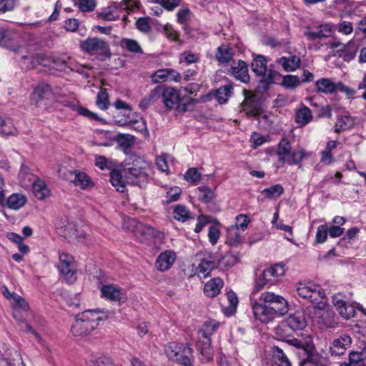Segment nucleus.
Instances as JSON below:
<instances>
[{
    "label": "nucleus",
    "mask_w": 366,
    "mask_h": 366,
    "mask_svg": "<svg viewBox=\"0 0 366 366\" xmlns=\"http://www.w3.org/2000/svg\"><path fill=\"white\" fill-rule=\"evenodd\" d=\"M216 59L220 64H227L233 58V50L227 45H221L217 48Z\"/></svg>",
    "instance_id": "nucleus-35"
},
{
    "label": "nucleus",
    "mask_w": 366,
    "mask_h": 366,
    "mask_svg": "<svg viewBox=\"0 0 366 366\" xmlns=\"http://www.w3.org/2000/svg\"><path fill=\"white\" fill-rule=\"evenodd\" d=\"M219 327V323L215 320H209L205 322L199 332V337H209L214 332L217 328Z\"/></svg>",
    "instance_id": "nucleus-43"
},
{
    "label": "nucleus",
    "mask_w": 366,
    "mask_h": 366,
    "mask_svg": "<svg viewBox=\"0 0 366 366\" xmlns=\"http://www.w3.org/2000/svg\"><path fill=\"white\" fill-rule=\"evenodd\" d=\"M32 188L34 196L39 200H44L50 195V190L46 183L40 179L34 182Z\"/></svg>",
    "instance_id": "nucleus-28"
},
{
    "label": "nucleus",
    "mask_w": 366,
    "mask_h": 366,
    "mask_svg": "<svg viewBox=\"0 0 366 366\" xmlns=\"http://www.w3.org/2000/svg\"><path fill=\"white\" fill-rule=\"evenodd\" d=\"M164 87L161 86H156L151 91L147 96L151 102L154 104L159 100L162 101Z\"/></svg>",
    "instance_id": "nucleus-57"
},
{
    "label": "nucleus",
    "mask_w": 366,
    "mask_h": 366,
    "mask_svg": "<svg viewBox=\"0 0 366 366\" xmlns=\"http://www.w3.org/2000/svg\"><path fill=\"white\" fill-rule=\"evenodd\" d=\"M191 11L189 9L179 10L177 14V22L184 24L190 19Z\"/></svg>",
    "instance_id": "nucleus-62"
},
{
    "label": "nucleus",
    "mask_w": 366,
    "mask_h": 366,
    "mask_svg": "<svg viewBox=\"0 0 366 366\" xmlns=\"http://www.w3.org/2000/svg\"><path fill=\"white\" fill-rule=\"evenodd\" d=\"M56 227L59 233L65 237L76 238L79 235L75 224L69 222L66 218L60 219L56 223Z\"/></svg>",
    "instance_id": "nucleus-21"
},
{
    "label": "nucleus",
    "mask_w": 366,
    "mask_h": 366,
    "mask_svg": "<svg viewBox=\"0 0 366 366\" xmlns=\"http://www.w3.org/2000/svg\"><path fill=\"white\" fill-rule=\"evenodd\" d=\"M122 49L134 54H143V50L139 42L134 39L124 38L119 43Z\"/></svg>",
    "instance_id": "nucleus-36"
},
{
    "label": "nucleus",
    "mask_w": 366,
    "mask_h": 366,
    "mask_svg": "<svg viewBox=\"0 0 366 366\" xmlns=\"http://www.w3.org/2000/svg\"><path fill=\"white\" fill-rule=\"evenodd\" d=\"M197 343V349L203 357L204 361H209L213 357V351L211 348V340L209 337H203Z\"/></svg>",
    "instance_id": "nucleus-34"
},
{
    "label": "nucleus",
    "mask_w": 366,
    "mask_h": 366,
    "mask_svg": "<svg viewBox=\"0 0 366 366\" xmlns=\"http://www.w3.org/2000/svg\"><path fill=\"white\" fill-rule=\"evenodd\" d=\"M277 62L282 65L285 71H293L300 66V59L296 56H282L277 59Z\"/></svg>",
    "instance_id": "nucleus-31"
},
{
    "label": "nucleus",
    "mask_w": 366,
    "mask_h": 366,
    "mask_svg": "<svg viewBox=\"0 0 366 366\" xmlns=\"http://www.w3.org/2000/svg\"><path fill=\"white\" fill-rule=\"evenodd\" d=\"M176 259V254L172 250L164 251L159 255L155 262L156 268L162 272L169 269Z\"/></svg>",
    "instance_id": "nucleus-22"
},
{
    "label": "nucleus",
    "mask_w": 366,
    "mask_h": 366,
    "mask_svg": "<svg viewBox=\"0 0 366 366\" xmlns=\"http://www.w3.org/2000/svg\"><path fill=\"white\" fill-rule=\"evenodd\" d=\"M243 232L237 227L230 226L227 228V242L230 245H237L243 241Z\"/></svg>",
    "instance_id": "nucleus-37"
},
{
    "label": "nucleus",
    "mask_w": 366,
    "mask_h": 366,
    "mask_svg": "<svg viewBox=\"0 0 366 366\" xmlns=\"http://www.w3.org/2000/svg\"><path fill=\"white\" fill-rule=\"evenodd\" d=\"M107 312H104L99 309L85 310L78 315L84 320L91 323L90 328H96L99 324V321L106 320L108 317Z\"/></svg>",
    "instance_id": "nucleus-18"
},
{
    "label": "nucleus",
    "mask_w": 366,
    "mask_h": 366,
    "mask_svg": "<svg viewBox=\"0 0 366 366\" xmlns=\"http://www.w3.org/2000/svg\"><path fill=\"white\" fill-rule=\"evenodd\" d=\"M127 229L131 230L134 236L140 241H145L152 238L162 239L163 233L148 225L137 222L135 219H129L125 223Z\"/></svg>",
    "instance_id": "nucleus-9"
},
{
    "label": "nucleus",
    "mask_w": 366,
    "mask_h": 366,
    "mask_svg": "<svg viewBox=\"0 0 366 366\" xmlns=\"http://www.w3.org/2000/svg\"><path fill=\"white\" fill-rule=\"evenodd\" d=\"M91 323L77 315L76 321L72 326V332L76 336H84L89 334L95 328H90Z\"/></svg>",
    "instance_id": "nucleus-26"
},
{
    "label": "nucleus",
    "mask_w": 366,
    "mask_h": 366,
    "mask_svg": "<svg viewBox=\"0 0 366 366\" xmlns=\"http://www.w3.org/2000/svg\"><path fill=\"white\" fill-rule=\"evenodd\" d=\"M249 222V220L247 215L239 214L236 217L235 225H232V226L237 227L242 232H244L247 228Z\"/></svg>",
    "instance_id": "nucleus-59"
},
{
    "label": "nucleus",
    "mask_w": 366,
    "mask_h": 366,
    "mask_svg": "<svg viewBox=\"0 0 366 366\" xmlns=\"http://www.w3.org/2000/svg\"><path fill=\"white\" fill-rule=\"evenodd\" d=\"M285 272L284 266L280 264H276L265 269L256 279L253 293L259 292L265 286L275 284L279 278L284 275Z\"/></svg>",
    "instance_id": "nucleus-7"
},
{
    "label": "nucleus",
    "mask_w": 366,
    "mask_h": 366,
    "mask_svg": "<svg viewBox=\"0 0 366 366\" xmlns=\"http://www.w3.org/2000/svg\"><path fill=\"white\" fill-rule=\"evenodd\" d=\"M227 297L229 303V306L227 309V314L228 315H232L236 311V307L238 304V299L236 294L232 291L227 292Z\"/></svg>",
    "instance_id": "nucleus-51"
},
{
    "label": "nucleus",
    "mask_w": 366,
    "mask_h": 366,
    "mask_svg": "<svg viewBox=\"0 0 366 366\" xmlns=\"http://www.w3.org/2000/svg\"><path fill=\"white\" fill-rule=\"evenodd\" d=\"M169 76L175 81H179L180 79L179 74L172 69H162L156 71L152 76V81L154 84L165 81Z\"/></svg>",
    "instance_id": "nucleus-25"
},
{
    "label": "nucleus",
    "mask_w": 366,
    "mask_h": 366,
    "mask_svg": "<svg viewBox=\"0 0 366 366\" xmlns=\"http://www.w3.org/2000/svg\"><path fill=\"white\" fill-rule=\"evenodd\" d=\"M78 5L79 9L83 12L93 11L97 5L95 0H79Z\"/></svg>",
    "instance_id": "nucleus-54"
},
{
    "label": "nucleus",
    "mask_w": 366,
    "mask_h": 366,
    "mask_svg": "<svg viewBox=\"0 0 366 366\" xmlns=\"http://www.w3.org/2000/svg\"><path fill=\"white\" fill-rule=\"evenodd\" d=\"M199 61V55L190 51H184L179 56L180 64L184 63L186 65H189L191 64L197 63Z\"/></svg>",
    "instance_id": "nucleus-45"
},
{
    "label": "nucleus",
    "mask_w": 366,
    "mask_h": 366,
    "mask_svg": "<svg viewBox=\"0 0 366 366\" xmlns=\"http://www.w3.org/2000/svg\"><path fill=\"white\" fill-rule=\"evenodd\" d=\"M98 16L106 21H115L119 17V15L110 8L103 9L99 14Z\"/></svg>",
    "instance_id": "nucleus-55"
},
{
    "label": "nucleus",
    "mask_w": 366,
    "mask_h": 366,
    "mask_svg": "<svg viewBox=\"0 0 366 366\" xmlns=\"http://www.w3.org/2000/svg\"><path fill=\"white\" fill-rule=\"evenodd\" d=\"M81 49L90 55L107 53L109 44L104 40L98 38H88L80 44Z\"/></svg>",
    "instance_id": "nucleus-14"
},
{
    "label": "nucleus",
    "mask_w": 366,
    "mask_h": 366,
    "mask_svg": "<svg viewBox=\"0 0 366 366\" xmlns=\"http://www.w3.org/2000/svg\"><path fill=\"white\" fill-rule=\"evenodd\" d=\"M332 31L331 26L330 24H320L317 28L316 30H312L310 28H307L305 35L307 37V39L310 41H314L316 39H322L325 38H328L332 35Z\"/></svg>",
    "instance_id": "nucleus-19"
},
{
    "label": "nucleus",
    "mask_w": 366,
    "mask_h": 366,
    "mask_svg": "<svg viewBox=\"0 0 366 366\" xmlns=\"http://www.w3.org/2000/svg\"><path fill=\"white\" fill-rule=\"evenodd\" d=\"M354 124V119L349 114H345L340 115L337 117V122L335 126V132L338 133L341 131L350 129L352 128Z\"/></svg>",
    "instance_id": "nucleus-33"
},
{
    "label": "nucleus",
    "mask_w": 366,
    "mask_h": 366,
    "mask_svg": "<svg viewBox=\"0 0 366 366\" xmlns=\"http://www.w3.org/2000/svg\"><path fill=\"white\" fill-rule=\"evenodd\" d=\"M233 87L232 84H228L220 86L217 91L215 97L219 104H224L232 94Z\"/></svg>",
    "instance_id": "nucleus-40"
},
{
    "label": "nucleus",
    "mask_w": 366,
    "mask_h": 366,
    "mask_svg": "<svg viewBox=\"0 0 366 366\" xmlns=\"http://www.w3.org/2000/svg\"><path fill=\"white\" fill-rule=\"evenodd\" d=\"M87 366H114L113 361L108 357L101 356L90 360Z\"/></svg>",
    "instance_id": "nucleus-48"
},
{
    "label": "nucleus",
    "mask_w": 366,
    "mask_h": 366,
    "mask_svg": "<svg viewBox=\"0 0 366 366\" xmlns=\"http://www.w3.org/2000/svg\"><path fill=\"white\" fill-rule=\"evenodd\" d=\"M251 306L254 317L261 322L267 323L280 315L278 312L255 300H251Z\"/></svg>",
    "instance_id": "nucleus-13"
},
{
    "label": "nucleus",
    "mask_w": 366,
    "mask_h": 366,
    "mask_svg": "<svg viewBox=\"0 0 366 366\" xmlns=\"http://www.w3.org/2000/svg\"><path fill=\"white\" fill-rule=\"evenodd\" d=\"M220 236V231L217 226H210L208 231V237L212 245H214Z\"/></svg>",
    "instance_id": "nucleus-58"
},
{
    "label": "nucleus",
    "mask_w": 366,
    "mask_h": 366,
    "mask_svg": "<svg viewBox=\"0 0 366 366\" xmlns=\"http://www.w3.org/2000/svg\"><path fill=\"white\" fill-rule=\"evenodd\" d=\"M328 234V227L327 224H322L317 227L316 233V242L323 243L326 241Z\"/></svg>",
    "instance_id": "nucleus-53"
},
{
    "label": "nucleus",
    "mask_w": 366,
    "mask_h": 366,
    "mask_svg": "<svg viewBox=\"0 0 366 366\" xmlns=\"http://www.w3.org/2000/svg\"><path fill=\"white\" fill-rule=\"evenodd\" d=\"M312 119L311 110L305 105H301L296 112L295 121L300 126L307 125Z\"/></svg>",
    "instance_id": "nucleus-30"
},
{
    "label": "nucleus",
    "mask_w": 366,
    "mask_h": 366,
    "mask_svg": "<svg viewBox=\"0 0 366 366\" xmlns=\"http://www.w3.org/2000/svg\"><path fill=\"white\" fill-rule=\"evenodd\" d=\"M163 33L167 39L174 41H179V34L171 25H165L163 27Z\"/></svg>",
    "instance_id": "nucleus-56"
},
{
    "label": "nucleus",
    "mask_w": 366,
    "mask_h": 366,
    "mask_svg": "<svg viewBox=\"0 0 366 366\" xmlns=\"http://www.w3.org/2000/svg\"><path fill=\"white\" fill-rule=\"evenodd\" d=\"M337 31L345 35H349L353 31L352 24L347 21H343L337 25Z\"/></svg>",
    "instance_id": "nucleus-60"
},
{
    "label": "nucleus",
    "mask_w": 366,
    "mask_h": 366,
    "mask_svg": "<svg viewBox=\"0 0 366 366\" xmlns=\"http://www.w3.org/2000/svg\"><path fill=\"white\" fill-rule=\"evenodd\" d=\"M297 292L300 297L314 305L315 308L322 310L326 305V297L322 287L312 282H300L297 287Z\"/></svg>",
    "instance_id": "nucleus-4"
},
{
    "label": "nucleus",
    "mask_w": 366,
    "mask_h": 366,
    "mask_svg": "<svg viewBox=\"0 0 366 366\" xmlns=\"http://www.w3.org/2000/svg\"><path fill=\"white\" fill-rule=\"evenodd\" d=\"M201 179V174L198 172L197 168L189 169L185 174L184 179L193 184H197L199 182Z\"/></svg>",
    "instance_id": "nucleus-49"
},
{
    "label": "nucleus",
    "mask_w": 366,
    "mask_h": 366,
    "mask_svg": "<svg viewBox=\"0 0 366 366\" xmlns=\"http://www.w3.org/2000/svg\"><path fill=\"white\" fill-rule=\"evenodd\" d=\"M118 144L124 148H129L132 144V138L130 135L119 134L117 137Z\"/></svg>",
    "instance_id": "nucleus-61"
},
{
    "label": "nucleus",
    "mask_w": 366,
    "mask_h": 366,
    "mask_svg": "<svg viewBox=\"0 0 366 366\" xmlns=\"http://www.w3.org/2000/svg\"><path fill=\"white\" fill-rule=\"evenodd\" d=\"M282 84L285 88L293 89L300 85V80L297 76L286 75L283 77Z\"/></svg>",
    "instance_id": "nucleus-50"
},
{
    "label": "nucleus",
    "mask_w": 366,
    "mask_h": 366,
    "mask_svg": "<svg viewBox=\"0 0 366 366\" xmlns=\"http://www.w3.org/2000/svg\"><path fill=\"white\" fill-rule=\"evenodd\" d=\"M16 34L6 30L0 24V45L13 51L16 54V59L21 68L31 69L41 65L50 66L51 60L43 53H36L31 46L20 45L17 42H11L16 39Z\"/></svg>",
    "instance_id": "nucleus-1"
},
{
    "label": "nucleus",
    "mask_w": 366,
    "mask_h": 366,
    "mask_svg": "<svg viewBox=\"0 0 366 366\" xmlns=\"http://www.w3.org/2000/svg\"><path fill=\"white\" fill-rule=\"evenodd\" d=\"M58 268L67 283L73 284L75 282L76 280L77 267L72 256L66 253L61 254L59 255Z\"/></svg>",
    "instance_id": "nucleus-11"
},
{
    "label": "nucleus",
    "mask_w": 366,
    "mask_h": 366,
    "mask_svg": "<svg viewBox=\"0 0 366 366\" xmlns=\"http://www.w3.org/2000/svg\"><path fill=\"white\" fill-rule=\"evenodd\" d=\"M51 94V86L48 84L40 83L33 92L31 98L36 102H39L44 98H49Z\"/></svg>",
    "instance_id": "nucleus-29"
},
{
    "label": "nucleus",
    "mask_w": 366,
    "mask_h": 366,
    "mask_svg": "<svg viewBox=\"0 0 366 366\" xmlns=\"http://www.w3.org/2000/svg\"><path fill=\"white\" fill-rule=\"evenodd\" d=\"M272 357L277 366H291V363L283 350L278 346L272 348Z\"/></svg>",
    "instance_id": "nucleus-39"
},
{
    "label": "nucleus",
    "mask_w": 366,
    "mask_h": 366,
    "mask_svg": "<svg viewBox=\"0 0 366 366\" xmlns=\"http://www.w3.org/2000/svg\"><path fill=\"white\" fill-rule=\"evenodd\" d=\"M316 90L319 93L325 94H335L338 92L344 93L347 97L352 98L355 94V91L345 85L340 81H334L329 78H322L315 81Z\"/></svg>",
    "instance_id": "nucleus-10"
},
{
    "label": "nucleus",
    "mask_w": 366,
    "mask_h": 366,
    "mask_svg": "<svg viewBox=\"0 0 366 366\" xmlns=\"http://www.w3.org/2000/svg\"><path fill=\"white\" fill-rule=\"evenodd\" d=\"M198 197L202 202L208 203L211 202L214 197V192L209 187H200L197 188Z\"/></svg>",
    "instance_id": "nucleus-47"
},
{
    "label": "nucleus",
    "mask_w": 366,
    "mask_h": 366,
    "mask_svg": "<svg viewBox=\"0 0 366 366\" xmlns=\"http://www.w3.org/2000/svg\"><path fill=\"white\" fill-rule=\"evenodd\" d=\"M199 261L196 272L199 278H206L213 269L217 267L215 258L211 253L205 252L199 254Z\"/></svg>",
    "instance_id": "nucleus-16"
},
{
    "label": "nucleus",
    "mask_w": 366,
    "mask_h": 366,
    "mask_svg": "<svg viewBox=\"0 0 366 366\" xmlns=\"http://www.w3.org/2000/svg\"><path fill=\"white\" fill-rule=\"evenodd\" d=\"M237 260V257L235 254L231 252H227L220 259L216 261L217 267H219L221 269H227L234 265Z\"/></svg>",
    "instance_id": "nucleus-38"
},
{
    "label": "nucleus",
    "mask_w": 366,
    "mask_h": 366,
    "mask_svg": "<svg viewBox=\"0 0 366 366\" xmlns=\"http://www.w3.org/2000/svg\"><path fill=\"white\" fill-rule=\"evenodd\" d=\"M184 99H181L179 92L174 87L164 88L162 102L167 109H177L179 112H185L188 109L189 104L194 103L192 98H187L185 99L186 102L182 103Z\"/></svg>",
    "instance_id": "nucleus-8"
},
{
    "label": "nucleus",
    "mask_w": 366,
    "mask_h": 366,
    "mask_svg": "<svg viewBox=\"0 0 366 366\" xmlns=\"http://www.w3.org/2000/svg\"><path fill=\"white\" fill-rule=\"evenodd\" d=\"M27 202V198L24 194L15 193L11 194L7 200L6 205L9 208L18 210L23 207Z\"/></svg>",
    "instance_id": "nucleus-32"
},
{
    "label": "nucleus",
    "mask_w": 366,
    "mask_h": 366,
    "mask_svg": "<svg viewBox=\"0 0 366 366\" xmlns=\"http://www.w3.org/2000/svg\"><path fill=\"white\" fill-rule=\"evenodd\" d=\"M149 170V164L146 162H142L138 167L123 170L113 169L110 172V182L121 192H124L127 184L142 187L147 183Z\"/></svg>",
    "instance_id": "nucleus-2"
},
{
    "label": "nucleus",
    "mask_w": 366,
    "mask_h": 366,
    "mask_svg": "<svg viewBox=\"0 0 366 366\" xmlns=\"http://www.w3.org/2000/svg\"><path fill=\"white\" fill-rule=\"evenodd\" d=\"M223 287V281L220 278H213L204 287V294L209 297H216Z\"/></svg>",
    "instance_id": "nucleus-27"
},
{
    "label": "nucleus",
    "mask_w": 366,
    "mask_h": 366,
    "mask_svg": "<svg viewBox=\"0 0 366 366\" xmlns=\"http://www.w3.org/2000/svg\"><path fill=\"white\" fill-rule=\"evenodd\" d=\"M351 344V338L347 335H344L334 340L332 345L330 347L332 355L340 356L342 355L347 347Z\"/></svg>",
    "instance_id": "nucleus-23"
},
{
    "label": "nucleus",
    "mask_w": 366,
    "mask_h": 366,
    "mask_svg": "<svg viewBox=\"0 0 366 366\" xmlns=\"http://www.w3.org/2000/svg\"><path fill=\"white\" fill-rule=\"evenodd\" d=\"M230 74L236 79L245 84L249 82L250 79L247 65L242 60H239L237 63L234 62V64L231 66Z\"/></svg>",
    "instance_id": "nucleus-20"
},
{
    "label": "nucleus",
    "mask_w": 366,
    "mask_h": 366,
    "mask_svg": "<svg viewBox=\"0 0 366 366\" xmlns=\"http://www.w3.org/2000/svg\"><path fill=\"white\" fill-rule=\"evenodd\" d=\"M156 165L159 171L169 174V167L167 162L166 157L162 155L156 158Z\"/></svg>",
    "instance_id": "nucleus-63"
},
{
    "label": "nucleus",
    "mask_w": 366,
    "mask_h": 366,
    "mask_svg": "<svg viewBox=\"0 0 366 366\" xmlns=\"http://www.w3.org/2000/svg\"><path fill=\"white\" fill-rule=\"evenodd\" d=\"M182 193L181 188L178 187L170 188L167 192V198L168 202L177 201Z\"/></svg>",
    "instance_id": "nucleus-64"
},
{
    "label": "nucleus",
    "mask_w": 366,
    "mask_h": 366,
    "mask_svg": "<svg viewBox=\"0 0 366 366\" xmlns=\"http://www.w3.org/2000/svg\"><path fill=\"white\" fill-rule=\"evenodd\" d=\"M276 154L279 162L288 165H300L309 157L303 148L292 149L291 143L286 138H282L278 143Z\"/></svg>",
    "instance_id": "nucleus-3"
},
{
    "label": "nucleus",
    "mask_w": 366,
    "mask_h": 366,
    "mask_svg": "<svg viewBox=\"0 0 366 366\" xmlns=\"http://www.w3.org/2000/svg\"><path fill=\"white\" fill-rule=\"evenodd\" d=\"M259 302L271 307L274 311L278 312L279 315H284L287 312V302L280 295L270 292H264L261 294Z\"/></svg>",
    "instance_id": "nucleus-12"
},
{
    "label": "nucleus",
    "mask_w": 366,
    "mask_h": 366,
    "mask_svg": "<svg viewBox=\"0 0 366 366\" xmlns=\"http://www.w3.org/2000/svg\"><path fill=\"white\" fill-rule=\"evenodd\" d=\"M100 291L103 298L119 304L125 302L127 299L126 293L115 285H104L101 287Z\"/></svg>",
    "instance_id": "nucleus-17"
},
{
    "label": "nucleus",
    "mask_w": 366,
    "mask_h": 366,
    "mask_svg": "<svg viewBox=\"0 0 366 366\" xmlns=\"http://www.w3.org/2000/svg\"><path fill=\"white\" fill-rule=\"evenodd\" d=\"M98 107L106 110L109 107V94L105 89H101L97 97L96 101Z\"/></svg>",
    "instance_id": "nucleus-46"
},
{
    "label": "nucleus",
    "mask_w": 366,
    "mask_h": 366,
    "mask_svg": "<svg viewBox=\"0 0 366 366\" xmlns=\"http://www.w3.org/2000/svg\"><path fill=\"white\" fill-rule=\"evenodd\" d=\"M0 134L1 135H16L17 129L9 119H3L0 117Z\"/></svg>",
    "instance_id": "nucleus-41"
},
{
    "label": "nucleus",
    "mask_w": 366,
    "mask_h": 366,
    "mask_svg": "<svg viewBox=\"0 0 366 366\" xmlns=\"http://www.w3.org/2000/svg\"><path fill=\"white\" fill-rule=\"evenodd\" d=\"M284 192V188L280 184H277L270 187L264 189L261 194L267 199H276L281 196Z\"/></svg>",
    "instance_id": "nucleus-42"
},
{
    "label": "nucleus",
    "mask_w": 366,
    "mask_h": 366,
    "mask_svg": "<svg viewBox=\"0 0 366 366\" xmlns=\"http://www.w3.org/2000/svg\"><path fill=\"white\" fill-rule=\"evenodd\" d=\"M337 310L340 315L345 320H349L351 317H353L355 315L354 307L352 305H347L346 303Z\"/></svg>",
    "instance_id": "nucleus-52"
},
{
    "label": "nucleus",
    "mask_w": 366,
    "mask_h": 366,
    "mask_svg": "<svg viewBox=\"0 0 366 366\" xmlns=\"http://www.w3.org/2000/svg\"><path fill=\"white\" fill-rule=\"evenodd\" d=\"M252 69L257 76L262 77L257 86L259 92H267L269 86L274 83V79L279 74L274 70L267 69V60L262 55H258L253 59Z\"/></svg>",
    "instance_id": "nucleus-5"
},
{
    "label": "nucleus",
    "mask_w": 366,
    "mask_h": 366,
    "mask_svg": "<svg viewBox=\"0 0 366 366\" xmlns=\"http://www.w3.org/2000/svg\"><path fill=\"white\" fill-rule=\"evenodd\" d=\"M169 359L177 362L184 366L192 365V349L187 345L177 342H169L164 348Z\"/></svg>",
    "instance_id": "nucleus-6"
},
{
    "label": "nucleus",
    "mask_w": 366,
    "mask_h": 366,
    "mask_svg": "<svg viewBox=\"0 0 366 366\" xmlns=\"http://www.w3.org/2000/svg\"><path fill=\"white\" fill-rule=\"evenodd\" d=\"M306 325L305 320L301 313L290 315L285 322L278 326V331L287 332L285 335H290V331L302 330Z\"/></svg>",
    "instance_id": "nucleus-15"
},
{
    "label": "nucleus",
    "mask_w": 366,
    "mask_h": 366,
    "mask_svg": "<svg viewBox=\"0 0 366 366\" xmlns=\"http://www.w3.org/2000/svg\"><path fill=\"white\" fill-rule=\"evenodd\" d=\"M173 214L174 218L182 222H184L190 218L189 211L185 206L182 204L174 207Z\"/></svg>",
    "instance_id": "nucleus-44"
},
{
    "label": "nucleus",
    "mask_w": 366,
    "mask_h": 366,
    "mask_svg": "<svg viewBox=\"0 0 366 366\" xmlns=\"http://www.w3.org/2000/svg\"><path fill=\"white\" fill-rule=\"evenodd\" d=\"M71 182L74 186L80 187L81 189H88L94 186V183L90 177L85 172L79 170H74V176Z\"/></svg>",
    "instance_id": "nucleus-24"
}]
</instances>
